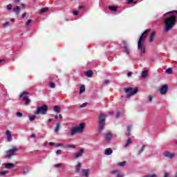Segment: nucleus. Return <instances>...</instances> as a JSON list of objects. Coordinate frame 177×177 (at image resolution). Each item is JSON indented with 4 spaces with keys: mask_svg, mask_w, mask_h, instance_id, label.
Instances as JSON below:
<instances>
[{
    "mask_svg": "<svg viewBox=\"0 0 177 177\" xmlns=\"http://www.w3.org/2000/svg\"><path fill=\"white\" fill-rule=\"evenodd\" d=\"M25 101V104H28V103H30V99L26 98L25 100H24Z\"/></svg>",
    "mask_w": 177,
    "mask_h": 177,
    "instance_id": "nucleus-43",
    "label": "nucleus"
},
{
    "mask_svg": "<svg viewBox=\"0 0 177 177\" xmlns=\"http://www.w3.org/2000/svg\"><path fill=\"white\" fill-rule=\"evenodd\" d=\"M11 21L15 22V19H11Z\"/></svg>",
    "mask_w": 177,
    "mask_h": 177,
    "instance_id": "nucleus-62",
    "label": "nucleus"
},
{
    "mask_svg": "<svg viewBox=\"0 0 177 177\" xmlns=\"http://www.w3.org/2000/svg\"><path fill=\"white\" fill-rule=\"evenodd\" d=\"M19 1L20 0H15L14 1L17 3V2H19Z\"/></svg>",
    "mask_w": 177,
    "mask_h": 177,
    "instance_id": "nucleus-64",
    "label": "nucleus"
},
{
    "mask_svg": "<svg viewBox=\"0 0 177 177\" xmlns=\"http://www.w3.org/2000/svg\"><path fill=\"white\" fill-rule=\"evenodd\" d=\"M160 93L161 95H165V93H167V91H168V86L165 85L163 86H162V88H160Z\"/></svg>",
    "mask_w": 177,
    "mask_h": 177,
    "instance_id": "nucleus-13",
    "label": "nucleus"
},
{
    "mask_svg": "<svg viewBox=\"0 0 177 177\" xmlns=\"http://www.w3.org/2000/svg\"><path fill=\"white\" fill-rule=\"evenodd\" d=\"M156 35V32H152L149 36V42H153L154 41V36Z\"/></svg>",
    "mask_w": 177,
    "mask_h": 177,
    "instance_id": "nucleus-20",
    "label": "nucleus"
},
{
    "mask_svg": "<svg viewBox=\"0 0 177 177\" xmlns=\"http://www.w3.org/2000/svg\"><path fill=\"white\" fill-rule=\"evenodd\" d=\"M16 115H17V117L21 118V117H23V113H20V112H17V113H16Z\"/></svg>",
    "mask_w": 177,
    "mask_h": 177,
    "instance_id": "nucleus-42",
    "label": "nucleus"
},
{
    "mask_svg": "<svg viewBox=\"0 0 177 177\" xmlns=\"http://www.w3.org/2000/svg\"><path fill=\"white\" fill-rule=\"evenodd\" d=\"M21 8H26V4H21Z\"/></svg>",
    "mask_w": 177,
    "mask_h": 177,
    "instance_id": "nucleus-58",
    "label": "nucleus"
},
{
    "mask_svg": "<svg viewBox=\"0 0 177 177\" xmlns=\"http://www.w3.org/2000/svg\"><path fill=\"white\" fill-rule=\"evenodd\" d=\"M84 129H85V123H81L78 126H76L71 129L70 135L71 136H74V135H77V133H82Z\"/></svg>",
    "mask_w": 177,
    "mask_h": 177,
    "instance_id": "nucleus-3",
    "label": "nucleus"
},
{
    "mask_svg": "<svg viewBox=\"0 0 177 177\" xmlns=\"http://www.w3.org/2000/svg\"><path fill=\"white\" fill-rule=\"evenodd\" d=\"M26 16H27V12H24L22 16H21V18L24 19V17H26Z\"/></svg>",
    "mask_w": 177,
    "mask_h": 177,
    "instance_id": "nucleus-50",
    "label": "nucleus"
},
{
    "mask_svg": "<svg viewBox=\"0 0 177 177\" xmlns=\"http://www.w3.org/2000/svg\"><path fill=\"white\" fill-rule=\"evenodd\" d=\"M48 10H49V8H41V9L40 10V12H41V13H46V12H48Z\"/></svg>",
    "mask_w": 177,
    "mask_h": 177,
    "instance_id": "nucleus-31",
    "label": "nucleus"
},
{
    "mask_svg": "<svg viewBox=\"0 0 177 177\" xmlns=\"http://www.w3.org/2000/svg\"><path fill=\"white\" fill-rule=\"evenodd\" d=\"M58 118H59V116H57V115L55 116V120H57Z\"/></svg>",
    "mask_w": 177,
    "mask_h": 177,
    "instance_id": "nucleus-60",
    "label": "nucleus"
},
{
    "mask_svg": "<svg viewBox=\"0 0 177 177\" xmlns=\"http://www.w3.org/2000/svg\"><path fill=\"white\" fill-rule=\"evenodd\" d=\"M12 9L13 10L12 6V4H8V5L7 6V10H12Z\"/></svg>",
    "mask_w": 177,
    "mask_h": 177,
    "instance_id": "nucleus-38",
    "label": "nucleus"
},
{
    "mask_svg": "<svg viewBox=\"0 0 177 177\" xmlns=\"http://www.w3.org/2000/svg\"><path fill=\"white\" fill-rule=\"evenodd\" d=\"M131 143H132V139L129 138L127 141V142L125 143V145H124V148L128 147V146H129V145H131Z\"/></svg>",
    "mask_w": 177,
    "mask_h": 177,
    "instance_id": "nucleus-22",
    "label": "nucleus"
},
{
    "mask_svg": "<svg viewBox=\"0 0 177 177\" xmlns=\"http://www.w3.org/2000/svg\"><path fill=\"white\" fill-rule=\"evenodd\" d=\"M27 172H28V171H23L24 175H26V174H27Z\"/></svg>",
    "mask_w": 177,
    "mask_h": 177,
    "instance_id": "nucleus-57",
    "label": "nucleus"
},
{
    "mask_svg": "<svg viewBox=\"0 0 177 177\" xmlns=\"http://www.w3.org/2000/svg\"><path fill=\"white\" fill-rule=\"evenodd\" d=\"M175 23H176V17L174 15H171L170 17L165 18L163 31L165 32L171 31V30L175 27Z\"/></svg>",
    "mask_w": 177,
    "mask_h": 177,
    "instance_id": "nucleus-2",
    "label": "nucleus"
},
{
    "mask_svg": "<svg viewBox=\"0 0 177 177\" xmlns=\"http://www.w3.org/2000/svg\"><path fill=\"white\" fill-rule=\"evenodd\" d=\"M54 167H55V168H60V167H62V164L55 165Z\"/></svg>",
    "mask_w": 177,
    "mask_h": 177,
    "instance_id": "nucleus-48",
    "label": "nucleus"
},
{
    "mask_svg": "<svg viewBox=\"0 0 177 177\" xmlns=\"http://www.w3.org/2000/svg\"><path fill=\"white\" fill-rule=\"evenodd\" d=\"M6 174H8V171H0L1 176L6 175Z\"/></svg>",
    "mask_w": 177,
    "mask_h": 177,
    "instance_id": "nucleus-41",
    "label": "nucleus"
},
{
    "mask_svg": "<svg viewBox=\"0 0 177 177\" xmlns=\"http://www.w3.org/2000/svg\"><path fill=\"white\" fill-rule=\"evenodd\" d=\"M123 44H124V52H125V53H127V55H129L131 53V50L129 49V47L128 46V44H127L126 41H124Z\"/></svg>",
    "mask_w": 177,
    "mask_h": 177,
    "instance_id": "nucleus-11",
    "label": "nucleus"
},
{
    "mask_svg": "<svg viewBox=\"0 0 177 177\" xmlns=\"http://www.w3.org/2000/svg\"><path fill=\"white\" fill-rule=\"evenodd\" d=\"M131 75H132V72H129L127 73V77H131Z\"/></svg>",
    "mask_w": 177,
    "mask_h": 177,
    "instance_id": "nucleus-54",
    "label": "nucleus"
},
{
    "mask_svg": "<svg viewBox=\"0 0 177 177\" xmlns=\"http://www.w3.org/2000/svg\"><path fill=\"white\" fill-rule=\"evenodd\" d=\"M4 166H5V168H6V169H11V168H13V167H15V164H13V163H5Z\"/></svg>",
    "mask_w": 177,
    "mask_h": 177,
    "instance_id": "nucleus-17",
    "label": "nucleus"
},
{
    "mask_svg": "<svg viewBox=\"0 0 177 177\" xmlns=\"http://www.w3.org/2000/svg\"><path fill=\"white\" fill-rule=\"evenodd\" d=\"M8 26H10V22L7 21L3 24V27H8Z\"/></svg>",
    "mask_w": 177,
    "mask_h": 177,
    "instance_id": "nucleus-35",
    "label": "nucleus"
},
{
    "mask_svg": "<svg viewBox=\"0 0 177 177\" xmlns=\"http://www.w3.org/2000/svg\"><path fill=\"white\" fill-rule=\"evenodd\" d=\"M163 156H165V157H167V158H174L175 157V153L165 151L163 153Z\"/></svg>",
    "mask_w": 177,
    "mask_h": 177,
    "instance_id": "nucleus-10",
    "label": "nucleus"
},
{
    "mask_svg": "<svg viewBox=\"0 0 177 177\" xmlns=\"http://www.w3.org/2000/svg\"><path fill=\"white\" fill-rule=\"evenodd\" d=\"M85 153V149L82 148L79 149L77 153L74 154L73 158L77 160V158H80V157H82L84 156V153Z\"/></svg>",
    "mask_w": 177,
    "mask_h": 177,
    "instance_id": "nucleus-8",
    "label": "nucleus"
},
{
    "mask_svg": "<svg viewBox=\"0 0 177 177\" xmlns=\"http://www.w3.org/2000/svg\"><path fill=\"white\" fill-rule=\"evenodd\" d=\"M6 135L7 136L8 142H12V134L10 133V131L8 130L6 133Z\"/></svg>",
    "mask_w": 177,
    "mask_h": 177,
    "instance_id": "nucleus-15",
    "label": "nucleus"
},
{
    "mask_svg": "<svg viewBox=\"0 0 177 177\" xmlns=\"http://www.w3.org/2000/svg\"><path fill=\"white\" fill-rule=\"evenodd\" d=\"M48 122H52V119H49Z\"/></svg>",
    "mask_w": 177,
    "mask_h": 177,
    "instance_id": "nucleus-63",
    "label": "nucleus"
},
{
    "mask_svg": "<svg viewBox=\"0 0 177 177\" xmlns=\"http://www.w3.org/2000/svg\"><path fill=\"white\" fill-rule=\"evenodd\" d=\"M120 117H121V113L118 112V113H116V118H120Z\"/></svg>",
    "mask_w": 177,
    "mask_h": 177,
    "instance_id": "nucleus-47",
    "label": "nucleus"
},
{
    "mask_svg": "<svg viewBox=\"0 0 177 177\" xmlns=\"http://www.w3.org/2000/svg\"><path fill=\"white\" fill-rule=\"evenodd\" d=\"M59 129H60V123H57V124H56V127H55V132L56 133H57V132H59Z\"/></svg>",
    "mask_w": 177,
    "mask_h": 177,
    "instance_id": "nucleus-27",
    "label": "nucleus"
},
{
    "mask_svg": "<svg viewBox=\"0 0 177 177\" xmlns=\"http://www.w3.org/2000/svg\"><path fill=\"white\" fill-rule=\"evenodd\" d=\"M60 110H61V109L59 106L56 105L54 106V111L55 113H60Z\"/></svg>",
    "mask_w": 177,
    "mask_h": 177,
    "instance_id": "nucleus-24",
    "label": "nucleus"
},
{
    "mask_svg": "<svg viewBox=\"0 0 177 177\" xmlns=\"http://www.w3.org/2000/svg\"><path fill=\"white\" fill-rule=\"evenodd\" d=\"M169 13H177V10H173L169 12H167L166 15H169Z\"/></svg>",
    "mask_w": 177,
    "mask_h": 177,
    "instance_id": "nucleus-51",
    "label": "nucleus"
},
{
    "mask_svg": "<svg viewBox=\"0 0 177 177\" xmlns=\"http://www.w3.org/2000/svg\"><path fill=\"white\" fill-rule=\"evenodd\" d=\"M138 88H127L124 89V92L127 93L128 97H131V96H133V95H136L138 93Z\"/></svg>",
    "mask_w": 177,
    "mask_h": 177,
    "instance_id": "nucleus-6",
    "label": "nucleus"
},
{
    "mask_svg": "<svg viewBox=\"0 0 177 177\" xmlns=\"http://www.w3.org/2000/svg\"><path fill=\"white\" fill-rule=\"evenodd\" d=\"M148 100H149V102H153V96L149 95V96L148 97Z\"/></svg>",
    "mask_w": 177,
    "mask_h": 177,
    "instance_id": "nucleus-45",
    "label": "nucleus"
},
{
    "mask_svg": "<svg viewBox=\"0 0 177 177\" xmlns=\"http://www.w3.org/2000/svg\"><path fill=\"white\" fill-rule=\"evenodd\" d=\"M166 73H167V74H172V68H169L166 69Z\"/></svg>",
    "mask_w": 177,
    "mask_h": 177,
    "instance_id": "nucleus-33",
    "label": "nucleus"
},
{
    "mask_svg": "<svg viewBox=\"0 0 177 177\" xmlns=\"http://www.w3.org/2000/svg\"><path fill=\"white\" fill-rule=\"evenodd\" d=\"M147 74H149L147 71H143L141 75L142 78H146V77H147Z\"/></svg>",
    "mask_w": 177,
    "mask_h": 177,
    "instance_id": "nucleus-23",
    "label": "nucleus"
},
{
    "mask_svg": "<svg viewBox=\"0 0 177 177\" xmlns=\"http://www.w3.org/2000/svg\"><path fill=\"white\" fill-rule=\"evenodd\" d=\"M12 12H14V13H15V15L19 16V15H20V7L17 6L15 8H13Z\"/></svg>",
    "mask_w": 177,
    "mask_h": 177,
    "instance_id": "nucleus-14",
    "label": "nucleus"
},
{
    "mask_svg": "<svg viewBox=\"0 0 177 177\" xmlns=\"http://www.w3.org/2000/svg\"><path fill=\"white\" fill-rule=\"evenodd\" d=\"M82 8H84V7L82 6H79V9H82Z\"/></svg>",
    "mask_w": 177,
    "mask_h": 177,
    "instance_id": "nucleus-61",
    "label": "nucleus"
},
{
    "mask_svg": "<svg viewBox=\"0 0 177 177\" xmlns=\"http://www.w3.org/2000/svg\"><path fill=\"white\" fill-rule=\"evenodd\" d=\"M47 111H48V106L47 105H43V106H39L37 109V110L35 111V114L45 115V114H46Z\"/></svg>",
    "mask_w": 177,
    "mask_h": 177,
    "instance_id": "nucleus-7",
    "label": "nucleus"
},
{
    "mask_svg": "<svg viewBox=\"0 0 177 177\" xmlns=\"http://www.w3.org/2000/svg\"><path fill=\"white\" fill-rule=\"evenodd\" d=\"M85 75L86 77H88V78H92L93 76V72H92V71H88L86 72Z\"/></svg>",
    "mask_w": 177,
    "mask_h": 177,
    "instance_id": "nucleus-18",
    "label": "nucleus"
},
{
    "mask_svg": "<svg viewBox=\"0 0 177 177\" xmlns=\"http://www.w3.org/2000/svg\"><path fill=\"white\" fill-rule=\"evenodd\" d=\"M32 23V19H28V20L26 21V27H30Z\"/></svg>",
    "mask_w": 177,
    "mask_h": 177,
    "instance_id": "nucleus-26",
    "label": "nucleus"
},
{
    "mask_svg": "<svg viewBox=\"0 0 177 177\" xmlns=\"http://www.w3.org/2000/svg\"><path fill=\"white\" fill-rule=\"evenodd\" d=\"M49 85H50V88H55L56 87V84L53 82H50Z\"/></svg>",
    "mask_w": 177,
    "mask_h": 177,
    "instance_id": "nucleus-39",
    "label": "nucleus"
},
{
    "mask_svg": "<svg viewBox=\"0 0 177 177\" xmlns=\"http://www.w3.org/2000/svg\"><path fill=\"white\" fill-rule=\"evenodd\" d=\"M113 138V135L111 133H106L104 136V142L110 143L111 138Z\"/></svg>",
    "mask_w": 177,
    "mask_h": 177,
    "instance_id": "nucleus-9",
    "label": "nucleus"
},
{
    "mask_svg": "<svg viewBox=\"0 0 177 177\" xmlns=\"http://www.w3.org/2000/svg\"><path fill=\"white\" fill-rule=\"evenodd\" d=\"M109 80H104V85H107V84H109Z\"/></svg>",
    "mask_w": 177,
    "mask_h": 177,
    "instance_id": "nucleus-53",
    "label": "nucleus"
},
{
    "mask_svg": "<svg viewBox=\"0 0 177 177\" xmlns=\"http://www.w3.org/2000/svg\"><path fill=\"white\" fill-rule=\"evenodd\" d=\"M68 149H75V145H68L67 147Z\"/></svg>",
    "mask_w": 177,
    "mask_h": 177,
    "instance_id": "nucleus-37",
    "label": "nucleus"
},
{
    "mask_svg": "<svg viewBox=\"0 0 177 177\" xmlns=\"http://www.w3.org/2000/svg\"><path fill=\"white\" fill-rule=\"evenodd\" d=\"M56 154H57V156L62 154V150L58 149V150L56 151Z\"/></svg>",
    "mask_w": 177,
    "mask_h": 177,
    "instance_id": "nucleus-46",
    "label": "nucleus"
},
{
    "mask_svg": "<svg viewBox=\"0 0 177 177\" xmlns=\"http://www.w3.org/2000/svg\"><path fill=\"white\" fill-rule=\"evenodd\" d=\"M106 124V115L104 113H101L99 116L98 120V131L100 133L104 129V125Z\"/></svg>",
    "mask_w": 177,
    "mask_h": 177,
    "instance_id": "nucleus-4",
    "label": "nucleus"
},
{
    "mask_svg": "<svg viewBox=\"0 0 177 177\" xmlns=\"http://www.w3.org/2000/svg\"><path fill=\"white\" fill-rule=\"evenodd\" d=\"M59 118L62 120V118H63V115H59Z\"/></svg>",
    "mask_w": 177,
    "mask_h": 177,
    "instance_id": "nucleus-59",
    "label": "nucleus"
},
{
    "mask_svg": "<svg viewBox=\"0 0 177 177\" xmlns=\"http://www.w3.org/2000/svg\"><path fill=\"white\" fill-rule=\"evenodd\" d=\"M146 147V146L142 145L141 147V149L139 151V154H140V153H142L143 151V150H145V148Z\"/></svg>",
    "mask_w": 177,
    "mask_h": 177,
    "instance_id": "nucleus-40",
    "label": "nucleus"
},
{
    "mask_svg": "<svg viewBox=\"0 0 177 177\" xmlns=\"http://www.w3.org/2000/svg\"><path fill=\"white\" fill-rule=\"evenodd\" d=\"M82 176H88L89 175V169H84L82 171Z\"/></svg>",
    "mask_w": 177,
    "mask_h": 177,
    "instance_id": "nucleus-21",
    "label": "nucleus"
},
{
    "mask_svg": "<svg viewBox=\"0 0 177 177\" xmlns=\"http://www.w3.org/2000/svg\"><path fill=\"white\" fill-rule=\"evenodd\" d=\"M131 129H132V127H131V126H129L128 127H127V132L126 133V135L127 136H129V135H131Z\"/></svg>",
    "mask_w": 177,
    "mask_h": 177,
    "instance_id": "nucleus-29",
    "label": "nucleus"
},
{
    "mask_svg": "<svg viewBox=\"0 0 177 177\" xmlns=\"http://www.w3.org/2000/svg\"><path fill=\"white\" fill-rule=\"evenodd\" d=\"M79 13H80V12H78V11H73L74 16L78 15Z\"/></svg>",
    "mask_w": 177,
    "mask_h": 177,
    "instance_id": "nucleus-49",
    "label": "nucleus"
},
{
    "mask_svg": "<svg viewBox=\"0 0 177 177\" xmlns=\"http://www.w3.org/2000/svg\"><path fill=\"white\" fill-rule=\"evenodd\" d=\"M63 147V143H57L55 144V147Z\"/></svg>",
    "mask_w": 177,
    "mask_h": 177,
    "instance_id": "nucleus-44",
    "label": "nucleus"
},
{
    "mask_svg": "<svg viewBox=\"0 0 177 177\" xmlns=\"http://www.w3.org/2000/svg\"><path fill=\"white\" fill-rule=\"evenodd\" d=\"M36 137H37V136L35 134H32L30 136V138H36Z\"/></svg>",
    "mask_w": 177,
    "mask_h": 177,
    "instance_id": "nucleus-56",
    "label": "nucleus"
},
{
    "mask_svg": "<svg viewBox=\"0 0 177 177\" xmlns=\"http://www.w3.org/2000/svg\"><path fill=\"white\" fill-rule=\"evenodd\" d=\"M27 92H23L21 95H20V97L21 99H23V100H25L26 99H28V97H27Z\"/></svg>",
    "mask_w": 177,
    "mask_h": 177,
    "instance_id": "nucleus-19",
    "label": "nucleus"
},
{
    "mask_svg": "<svg viewBox=\"0 0 177 177\" xmlns=\"http://www.w3.org/2000/svg\"><path fill=\"white\" fill-rule=\"evenodd\" d=\"M76 171H80V169H81V163H78L77 165H76V168H75Z\"/></svg>",
    "mask_w": 177,
    "mask_h": 177,
    "instance_id": "nucleus-34",
    "label": "nucleus"
},
{
    "mask_svg": "<svg viewBox=\"0 0 177 177\" xmlns=\"http://www.w3.org/2000/svg\"><path fill=\"white\" fill-rule=\"evenodd\" d=\"M19 151V148L17 147H13L12 149H10L9 150L6 151V158H10L13 157V156H16V153Z\"/></svg>",
    "mask_w": 177,
    "mask_h": 177,
    "instance_id": "nucleus-5",
    "label": "nucleus"
},
{
    "mask_svg": "<svg viewBox=\"0 0 177 177\" xmlns=\"http://www.w3.org/2000/svg\"><path fill=\"white\" fill-rule=\"evenodd\" d=\"M35 118H37V116H35V115H29L30 121H34V120H35Z\"/></svg>",
    "mask_w": 177,
    "mask_h": 177,
    "instance_id": "nucleus-32",
    "label": "nucleus"
},
{
    "mask_svg": "<svg viewBox=\"0 0 177 177\" xmlns=\"http://www.w3.org/2000/svg\"><path fill=\"white\" fill-rule=\"evenodd\" d=\"M149 31H150L149 29L146 30L138 39L137 50L139 56H142V55H145V53H146V46H145V41H146V37L147 35H149Z\"/></svg>",
    "mask_w": 177,
    "mask_h": 177,
    "instance_id": "nucleus-1",
    "label": "nucleus"
},
{
    "mask_svg": "<svg viewBox=\"0 0 177 177\" xmlns=\"http://www.w3.org/2000/svg\"><path fill=\"white\" fill-rule=\"evenodd\" d=\"M88 106V102L83 103L82 105H80V109H84V107H86Z\"/></svg>",
    "mask_w": 177,
    "mask_h": 177,
    "instance_id": "nucleus-36",
    "label": "nucleus"
},
{
    "mask_svg": "<svg viewBox=\"0 0 177 177\" xmlns=\"http://www.w3.org/2000/svg\"><path fill=\"white\" fill-rule=\"evenodd\" d=\"M111 174H117V177H124V174L120 171V170H112L111 171Z\"/></svg>",
    "mask_w": 177,
    "mask_h": 177,
    "instance_id": "nucleus-12",
    "label": "nucleus"
},
{
    "mask_svg": "<svg viewBox=\"0 0 177 177\" xmlns=\"http://www.w3.org/2000/svg\"><path fill=\"white\" fill-rule=\"evenodd\" d=\"M50 146H56V144L55 142H50Z\"/></svg>",
    "mask_w": 177,
    "mask_h": 177,
    "instance_id": "nucleus-55",
    "label": "nucleus"
},
{
    "mask_svg": "<svg viewBox=\"0 0 177 177\" xmlns=\"http://www.w3.org/2000/svg\"><path fill=\"white\" fill-rule=\"evenodd\" d=\"M109 8L111 12H117V7L115 6H109Z\"/></svg>",
    "mask_w": 177,
    "mask_h": 177,
    "instance_id": "nucleus-28",
    "label": "nucleus"
},
{
    "mask_svg": "<svg viewBox=\"0 0 177 177\" xmlns=\"http://www.w3.org/2000/svg\"><path fill=\"white\" fill-rule=\"evenodd\" d=\"M85 92V85H82L80 88V93H84Z\"/></svg>",
    "mask_w": 177,
    "mask_h": 177,
    "instance_id": "nucleus-25",
    "label": "nucleus"
},
{
    "mask_svg": "<svg viewBox=\"0 0 177 177\" xmlns=\"http://www.w3.org/2000/svg\"><path fill=\"white\" fill-rule=\"evenodd\" d=\"M105 156H111V154H113V149H111V148H107L104 150V153Z\"/></svg>",
    "mask_w": 177,
    "mask_h": 177,
    "instance_id": "nucleus-16",
    "label": "nucleus"
},
{
    "mask_svg": "<svg viewBox=\"0 0 177 177\" xmlns=\"http://www.w3.org/2000/svg\"><path fill=\"white\" fill-rule=\"evenodd\" d=\"M126 164H127V162L123 161V162L118 163V167H124Z\"/></svg>",
    "mask_w": 177,
    "mask_h": 177,
    "instance_id": "nucleus-30",
    "label": "nucleus"
},
{
    "mask_svg": "<svg viewBox=\"0 0 177 177\" xmlns=\"http://www.w3.org/2000/svg\"><path fill=\"white\" fill-rule=\"evenodd\" d=\"M127 3H133V0H127Z\"/></svg>",
    "mask_w": 177,
    "mask_h": 177,
    "instance_id": "nucleus-52",
    "label": "nucleus"
}]
</instances>
